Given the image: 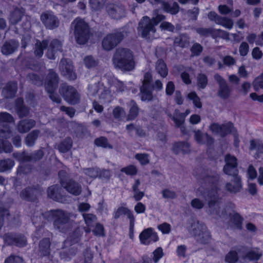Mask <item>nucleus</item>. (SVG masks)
Here are the masks:
<instances>
[{"mask_svg": "<svg viewBox=\"0 0 263 263\" xmlns=\"http://www.w3.org/2000/svg\"><path fill=\"white\" fill-rule=\"evenodd\" d=\"M162 196L166 199H174L177 197V194L175 191L169 189H164L162 191Z\"/></svg>", "mask_w": 263, "mask_h": 263, "instance_id": "nucleus-63", "label": "nucleus"}, {"mask_svg": "<svg viewBox=\"0 0 263 263\" xmlns=\"http://www.w3.org/2000/svg\"><path fill=\"white\" fill-rule=\"evenodd\" d=\"M14 122L13 117L6 112H0V137L8 139L11 136L10 124Z\"/></svg>", "mask_w": 263, "mask_h": 263, "instance_id": "nucleus-8", "label": "nucleus"}, {"mask_svg": "<svg viewBox=\"0 0 263 263\" xmlns=\"http://www.w3.org/2000/svg\"><path fill=\"white\" fill-rule=\"evenodd\" d=\"M112 62L114 67L122 71H130L135 67L133 52L127 48L119 47L116 49Z\"/></svg>", "mask_w": 263, "mask_h": 263, "instance_id": "nucleus-2", "label": "nucleus"}, {"mask_svg": "<svg viewBox=\"0 0 263 263\" xmlns=\"http://www.w3.org/2000/svg\"><path fill=\"white\" fill-rule=\"evenodd\" d=\"M190 38L186 33L180 34L174 40V46L186 48L189 46Z\"/></svg>", "mask_w": 263, "mask_h": 263, "instance_id": "nucleus-33", "label": "nucleus"}, {"mask_svg": "<svg viewBox=\"0 0 263 263\" xmlns=\"http://www.w3.org/2000/svg\"><path fill=\"white\" fill-rule=\"evenodd\" d=\"M261 256V253H259L258 252H256L254 251H251L248 252L244 256V259H248L249 260H258Z\"/></svg>", "mask_w": 263, "mask_h": 263, "instance_id": "nucleus-56", "label": "nucleus"}, {"mask_svg": "<svg viewBox=\"0 0 263 263\" xmlns=\"http://www.w3.org/2000/svg\"><path fill=\"white\" fill-rule=\"evenodd\" d=\"M163 256L162 249L161 247L157 248L153 252V260L155 263H157L160 258Z\"/></svg>", "mask_w": 263, "mask_h": 263, "instance_id": "nucleus-62", "label": "nucleus"}, {"mask_svg": "<svg viewBox=\"0 0 263 263\" xmlns=\"http://www.w3.org/2000/svg\"><path fill=\"white\" fill-rule=\"evenodd\" d=\"M199 12V8L198 7H194L192 9L188 10L186 12V14L190 20L196 21Z\"/></svg>", "mask_w": 263, "mask_h": 263, "instance_id": "nucleus-57", "label": "nucleus"}, {"mask_svg": "<svg viewBox=\"0 0 263 263\" xmlns=\"http://www.w3.org/2000/svg\"><path fill=\"white\" fill-rule=\"evenodd\" d=\"M95 143L98 146L103 148H112V146L108 142V140L104 137H101L95 140Z\"/></svg>", "mask_w": 263, "mask_h": 263, "instance_id": "nucleus-48", "label": "nucleus"}, {"mask_svg": "<svg viewBox=\"0 0 263 263\" xmlns=\"http://www.w3.org/2000/svg\"><path fill=\"white\" fill-rule=\"evenodd\" d=\"M114 117L118 120H121L126 116V112L124 109L120 106L116 107L112 111Z\"/></svg>", "mask_w": 263, "mask_h": 263, "instance_id": "nucleus-52", "label": "nucleus"}, {"mask_svg": "<svg viewBox=\"0 0 263 263\" xmlns=\"http://www.w3.org/2000/svg\"><path fill=\"white\" fill-rule=\"evenodd\" d=\"M197 86L199 89H204L208 84L207 76L204 73H199L196 78Z\"/></svg>", "mask_w": 263, "mask_h": 263, "instance_id": "nucleus-43", "label": "nucleus"}, {"mask_svg": "<svg viewBox=\"0 0 263 263\" xmlns=\"http://www.w3.org/2000/svg\"><path fill=\"white\" fill-rule=\"evenodd\" d=\"M214 79L218 85L217 96L222 100L229 98L233 89L229 85L226 80L218 73L214 74Z\"/></svg>", "mask_w": 263, "mask_h": 263, "instance_id": "nucleus-10", "label": "nucleus"}, {"mask_svg": "<svg viewBox=\"0 0 263 263\" xmlns=\"http://www.w3.org/2000/svg\"><path fill=\"white\" fill-rule=\"evenodd\" d=\"M23 259L18 256L11 255L8 256L5 260L4 263H22Z\"/></svg>", "mask_w": 263, "mask_h": 263, "instance_id": "nucleus-64", "label": "nucleus"}, {"mask_svg": "<svg viewBox=\"0 0 263 263\" xmlns=\"http://www.w3.org/2000/svg\"><path fill=\"white\" fill-rule=\"evenodd\" d=\"M49 45L48 40H43L41 42L37 40L34 45V53L36 57L41 58L44 53V50L46 49Z\"/></svg>", "mask_w": 263, "mask_h": 263, "instance_id": "nucleus-34", "label": "nucleus"}, {"mask_svg": "<svg viewBox=\"0 0 263 263\" xmlns=\"http://www.w3.org/2000/svg\"><path fill=\"white\" fill-rule=\"evenodd\" d=\"M51 216L53 220L54 228L62 233H66L72 227V221L67 212L61 210H51L45 213V216Z\"/></svg>", "mask_w": 263, "mask_h": 263, "instance_id": "nucleus-3", "label": "nucleus"}, {"mask_svg": "<svg viewBox=\"0 0 263 263\" xmlns=\"http://www.w3.org/2000/svg\"><path fill=\"white\" fill-rule=\"evenodd\" d=\"M26 162H36L42 160L45 155V152L43 148L35 151L31 153L24 154Z\"/></svg>", "mask_w": 263, "mask_h": 263, "instance_id": "nucleus-28", "label": "nucleus"}, {"mask_svg": "<svg viewBox=\"0 0 263 263\" xmlns=\"http://www.w3.org/2000/svg\"><path fill=\"white\" fill-rule=\"evenodd\" d=\"M162 7L164 11L172 15H175L177 14L180 10V6L176 2H174L171 4L164 1Z\"/></svg>", "mask_w": 263, "mask_h": 263, "instance_id": "nucleus-35", "label": "nucleus"}, {"mask_svg": "<svg viewBox=\"0 0 263 263\" xmlns=\"http://www.w3.org/2000/svg\"><path fill=\"white\" fill-rule=\"evenodd\" d=\"M27 78L31 83L35 85L41 86L43 85V79L34 73H29Z\"/></svg>", "mask_w": 263, "mask_h": 263, "instance_id": "nucleus-47", "label": "nucleus"}, {"mask_svg": "<svg viewBox=\"0 0 263 263\" xmlns=\"http://www.w3.org/2000/svg\"><path fill=\"white\" fill-rule=\"evenodd\" d=\"M235 204L232 202H229L226 204L224 210L221 212V215H222L223 216L227 215H229V212H231L232 213H234V212H236L235 211Z\"/></svg>", "mask_w": 263, "mask_h": 263, "instance_id": "nucleus-54", "label": "nucleus"}, {"mask_svg": "<svg viewBox=\"0 0 263 263\" xmlns=\"http://www.w3.org/2000/svg\"><path fill=\"white\" fill-rule=\"evenodd\" d=\"M59 92L69 104L74 105L80 102V95L77 90L73 86L68 85L66 83L60 85Z\"/></svg>", "mask_w": 263, "mask_h": 263, "instance_id": "nucleus-7", "label": "nucleus"}, {"mask_svg": "<svg viewBox=\"0 0 263 263\" xmlns=\"http://www.w3.org/2000/svg\"><path fill=\"white\" fill-rule=\"evenodd\" d=\"M121 172L125 173L127 175L133 176L137 174V170L135 166L130 165L121 168Z\"/></svg>", "mask_w": 263, "mask_h": 263, "instance_id": "nucleus-61", "label": "nucleus"}, {"mask_svg": "<svg viewBox=\"0 0 263 263\" xmlns=\"http://www.w3.org/2000/svg\"><path fill=\"white\" fill-rule=\"evenodd\" d=\"M84 62L88 68L94 67L97 65V62L91 55L86 57L84 59Z\"/></svg>", "mask_w": 263, "mask_h": 263, "instance_id": "nucleus-58", "label": "nucleus"}, {"mask_svg": "<svg viewBox=\"0 0 263 263\" xmlns=\"http://www.w3.org/2000/svg\"><path fill=\"white\" fill-rule=\"evenodd\" d=\"M14 165V162L11 159L0 160V172L11 170Z\"/></svg>", "mask_w": 263, "mask_h": 263, "instance_id": "nucleus-45", "label": "nucleus"}, {"mask_svg": "<svg viewBox=\"0 0 263 263\" xmlns=\"http://www.w3.org/2000/svg\"><path fill=\"white\" fill-rule=\"evenodd\" d=\"M106 0H89V3L92 9L98 10L102 8Z\"/></svg>", "mask_w": 263, "mask_h": 263, "instance_id": "nucleus-55", "label": "nucleus"}, {"mask_svg": "<svg viewBox=\"0 0 263 263\" xmlns=\"http://www.w3.org/2000/svg\"><path fill=\"white\" fill-rule=\"evenodd\" d=\"M198 179L213 185L211 190H206L202 194L203 197L208 203V212L215 219L223 216L220 209V201L217 192L219 175L216 171L203 169Z\"/></svg>", "mask_w": 263, "mask_h": 263, "instance_id": "nucleus-1", "label": "nucleus"}, {"mask_svg": "<svg viewBox=\"0 0 263 263\" xmlns=\"http://www.w3.org/2000/svg\"><path fill=\"white\" fill-rule=\"evenodd\" d=\"M59 69L61 74L69 80L77 79L72 61L68 59H62L59 63Z\"/></svg>", "mask_w": 263, "mask_h": 263, "instance_id": "nucleus-11", "label": "nucleus"}, {"mask_svg": "<svg viewBox=\"0 0 263 263\" xmlns=\"http://www.w3.org/2000/svg\"><path fill=\"white\" fill-rule=\"evenodd\" d=\"M82 233L83 232L80 228H77L65 241H68L70 243L74 244V245L80 247L81 246L79 244V242L80 241Z\"/></svg>", "mask_w": 263, "mask_h": 263, "instance_id": "nucleus-36", "label": "nucleus"}, {"mask_svg": "<svg viewBox=\"0 0 263 263\" xmlns=\"http://www.w3.org/2000/svg\"><path fill=\"white\" fill-rule=\"evenodd\" d=\"M108 15L114 19H120L124 14V9L121 6L108 4L106 7Z\"/></svg>", "mask_w": 263, "mask_h": 263, "instance_id": "nucleus-23", "label": "nucleus"}, {"mask_svg": "<svg viewBox=\"0 0 263 263\" xmlns=\"http://www.w3.org/2000/svg\"><path fill=\"white\" fill-rule=\"evenodd\" d=\"M135 158L142 165H145L149 162L148 155L146 154H137L135 155Z\"/></svg>", "mask_w": 263, "mask_h": 263, "instance_id": "nucleus-60", "label": "nucleus"}, {"mask_svg": "<svg viewBox=\"0 0 263 263\" xmlns=\"http://www.w3.org/2000/svg\"><path fill=\"white\" fill-rule=\"evenodd\" d=\"M128 36L126 28H121L114 30L107 34L102 41L103 49L106 51H110L117 47Z\"/></svg>", "mask_w": 263, "mask_h": 263, "instance_id": "nucleus-4", "label": "nucleus"}, {"mask_svg": "<svg viewBox=\"0 0 263 263\" xmlns=\"http://www.w3.org/2000/svg\"><path fill=\"white\" fill-rule=\"evenodd\" d=\"M71 27L74 29V34L77 42L85 44L90 36V28L83 20L77 18L71 23Z\"/></svg>", "mask_w": 263, "mask_h": 263, "instance_id": "nucleus-6", "label": "nucleus"}, {"mask_svg": "<svg viewBox=\"0 0 263 263\" xmlns=\"http://www.w3.org/2000/svg\"><path fill=\"white\" fill-rule=\"evenodd\" d=\"M62 189L58 185H53L47 190L48 196L55 201L62 202L63 197L61 194Z\"/></svg>", "mask_w": 263, "mask_h": 263, "instance_id": "nucleus-27", "label": "nucleus"}, {"mask_svg": "<svg viewBox=\"0 0 263 263\" xmlns=\"http://www.w3.org/2000/svg\"><path fill=\"white\" fill-rule=\"evenodd\" d=\"M175 124L176 127H179L181 125H183L185 122L184 116L182 114L178 109L174 110V116L172 120Z\"/></svg>", "mask_w": 263, "mask_h": 263, "instance_id": "nucleus-42", "label": "nucleus"}, {"mask_svg": "<svg viewBox=\"0 0 263 263\" xmlns=\"http://www.w3.org/2000/svg\"><path fill=\"white\" fill-rule=\"evenodd\" d=\"M226 164L223 168L224 173L227 175H238L237 159V158L229 154H227L224 157Z\"/></svg>", "mask_w": 263, "mask_h": 263, "instance_id": "nucleus-14", "label": "nucleus"}, {"mask_svg": "<svg viewBox=\"0 0 263 263\" xmlns=\"http://www.w3.org/2000/svg\"><path fill=\"white\" fill-rule=\"evenodd\" d=\"M69 242L68 241H64L62 250L60 252L61 258L65 260H70L79 251L80 247Z\"/></svg>", "mask_w": 263, "mask_h": 263, "instance_id": "nucleus-15", "label": "nucleus"}, {"mask_svg": "<svg viewBox=\"0 0 263 263\" xmlns=\"http://www.w3.org/2000/svg\"><path fill=\"white\" fill-rule=\"evenodd\" d=\"M38 193L39 191L36 189L28 187L22 191L20 196L25 200L33 201L36 199Z\"/></svg>", "mask_w": 263, "mask_h": 263, "instance_id": "nucleus-30", "label": "nucleus"}, {"mask_svg": "<svg viewBox=\"0 0 263 263\" xmlns=\"http://www.w3.org/2000/svg\"><path fill=\"white\" fill-rule=\"evenodd\" d=\"M208 16L211 21H214L216 24L222 25L227 28L231 29L233 26L234 23L232 19L222 17L214 11L210 12Z\"/></svg>", "mask_w": 263, "mask_h": 263, "instance_id": "nucleus-19", "label": "nucleus"}, {"mask_svg": "<svg viewBox=\"0 0 263 263\" xmlns=\"http://www.w3.org/2000/svg\"><path fill=\"white\" fill-rule=\"evenodd\" d=\"M203 48L199 43H195L191 48L192 55L193 56H198L202 52Z\"/></svg>", "mask_w": 263, "mask_h": 263, "instance_id": "nucleus-59", "label": "nucleus"}, {"mask_svg": "<svg viewBox=\"0 0 263 263\" xmlns=\"http://www.w3.org/2000/svg\"><path fill=\"white\" fill-rule=\"evenodd\" d=\"M40 134L39 129L33 130L28 134L25 139L26 144L29 147L33 146Z\"/></svg>", "mask_w": 263, "mask_h": 263, "instance_id": "nucleus-40", "label": "nucleus"}, {"mask_svg": "<svg viewBox=\"0 0 263 263\" xmlns=\"http://www.w3.org/2000/svg\"><path fill=\"white\" fill-rule=\"evenodd\" d=\"M197 241L201 243H207L210 239V232L205 229L203 230L200 234L195 238Z\"/></svg>", "mask_w": 263, "mask_h": 263, "instance_id": "nucleus-44", "label": "nucleus"}, {"mask_svg": "<svg viewBox=\"0 0 263 263\" xmlns=\"http://www.w3.org/2000/svg\"><path fill=\"white\" fill-rule=\"evenodd\" d=\"M4 239L8 245H15L19 247H25L27 243L26 237L22 234L8 233L4 236Z\"/></svg>", "mask_w": 263, "mask_h": 263, "instance_id": "nucleus-16", "label": "nucleus"}, {"mask_svg": "<svg viewBox=\"0 0 263 263\" xmlns=\"http://www.w3.org/2000/svg\"><path fill=\"white\" fill-rule=\"evenodd\" d=\"M19 45L18 42L14 40L6 41L2 46V53L6 55L12 54L17 49Z\"/></svg>", "mask_w": 263, "mask_h": 263, "instance_id": "nucleus-24", "label": "nucleus"}, {"mask_svg": "<svg viewBox=\"0 0 263 263\" xmlns=\"http://www.w3.org/2000/svg\"><path fill=\"white\" fill-rule=\"evenodd\" d=\"M130 109L127 115V120H132L135 119L139 114V107L134 100L129 102Z\"/></svg>", "mask_w": 263, "mask_h": 263, "instance_id": "nucleus-41", "label": "nucleus"}, {"mask_svg": "<svg viewBox=\"0 0 263 263\" xmlns=\"http://www.w3.org/2000/svg\"><path fill=\"white\" fill-rule=\"evenodd\" d=\"M205 226L200 223L197 220L194 219H190L188 220L187 229L189 232L195 238L204 229Z\"/></svg>", "mask_w": 263, "mask_h": 263, "instance_id": "nucleus-22", "label": "nucleus"}, {"mask_svg": "<svg viewBox=\"0 0 263 263\" xmlns=\"http://www.w3.org/2000/svg\"><path fill=\"white\" fill-rule=\"evenodd\" d=\"M187 98L193 101L194 105L198 108H201L202 106L200 98L195 92H191L187 95Z\"/></svg>", "mask_w": 263, "mask_h": 263, "instance_id": "nucleus-46", "label": "nucleus"}, {"mask_svg": "<svg viewBox=\"0 0 263 263\" xmlns=\"http://www.w3.org/2000/svg\"><path fill=\"white\" fill-rule=\"evenodd\" d=\"M139 238L141 242L145 245H148L152 242H156L158 240L157 234L153 232L151 228L144 230L140 234Z\"/></svg>", "mask_w": 263, "mask_h": 263, "instance_id": "nucleus-21", "label": "nucleus"}, {"mask_svg": "<svg viewBox=\"0 0 263 263\" xmlns=\"http://www.w3.org/2000/svg\"><path fill=\"white\" fill-rule=\"evenodd\" d=\"M36 125V121L31 119H26L21 120L17 124V130L21 133L29 132Z\"/></svg>", "mask_w": 263, "mask_h": 263, "instance_id": "nucleus-26", "label": "nucleus"}, {"mask_svg": "<svg viewBox=\"0 0 263 263\" xmlns=\"http://www.w3.org/2000/svg\"><path fill=\"white\" fill-rule=\"evenodd\" d=\"M152 75L149 72H146L143 77L142 85L140 88L141 100L143 101H151L153 99V95L151 93L152 88Z\"/></svg>", "mask_w": 263, "mask_h": 263, "instance_id": "nucleus-9", "label": "nucleus"}, {"mask_svg": "<svg viewBox=\"0 0 263 263\" xmlns=\"http://www.w3.org/2000/svg\"><path fill=\"white\" fill-rule=\"evenodd\" d=\"M155 26L151 18L145 16L143 17L139 22L138 30L141 33L142 37H146L152 33H155L156 29Z\"/></svg>", "mask_w": 263, "mask_h": 263, "instance_id": "nucleus-12", "label": "nucleus"}, {"mask_svg": "<svg viewBox=\"0 0 263 263\" xmlns=\"http://www.w3.org/2000/svg\"><path fill=\"white\" fill-rule=\"evenodd\" d=\"M172 150L176 154L180 153L182 154H187L190 152V145L187 142H177L174 143Z\"/></svg>", "mask_w": 263, "mask_h": 263, "instance_id": "nucleus-31", "label": "nucleus"}, {"mask_svg": "<svg viewBox=\"0 0 263 263\" xmlns=\"http://www.w3.org/2000/svg\"><path fill=\"white\" fill-rule=\"evenodd\" d=\"M83 173L91 178H96L99 175V168H85L82 170Z\"/></svg>", "mask_w": 263, "mask_h": 263, "instance_id": "nucleus-51", "label": "nucleus"}, {"mask_svg": "<svg viewBox=\"0 0 263 263\" xmlns=\"http://www.w3.org/2000/svg\"><path fill=\"white\" fill-rule=\"evenodd\" d=\"M122 215H126L129 219V231L130 233H133L135 223V217L133 212L127 208L120 206L114 212L113 217L114 219H117Z\"/></svg>", "mask_w": 263, "mask_h": 263, "instance_id": "nucleus-17", "label": "nucleus"}, {"mask_svg": "<svg viewBox=\"0 0 263 263\" xmlns=\"http://www.w3.org/2000/svg\"><path fill=\"white\" fill-rule=\"evenodd\" d=\"M41 20L46 29L53 30L60 25V20L51 11H46L41 15Z\"/></svg>", "mask_w": 263, "mask_h": 263, "instance_id": "nucleus-13", "label": "nucleus"}, {"mask_svg": "<svg viewBox=\"0 0 263 263\" xmlns=\"http://www.w3.org/2000/svg\"><path fill=\"white\" fill-rule=\"evenodd\" d=\"M155 70L162 78L166 77L168 74L166 65L162 59H159L156 63Z\"/></svg>", "mask_w": 263, "mask_h": 263, "instance_id": "nucleus-39", "label": "nucleus"}, {"mask_svg": "<svg viewBox=\"0 0 263 263\" xmlns=\"http://www.w3.org/2000/svg\"><path fill=\"white\" fill-rule=\"evenodd\" d=\"M59 82V77L58 74L53 69H49L45 79V89L47 91L50 99L53 102L57 103H60L61 102V99L55 93Z\"/></svg>", "mask_w": 263, "mask_h": 263, "instance_id": "nucleus-5", "label": "nucleus"}, {"mask_svg": "<svg viewBox=\"0 0 263 263\" xmlns=\"http://www.w3.org/2000/svg\"><path fill=\"white\" fill-rule=\"evenodd\" d=\"M231 176L233 179L230 182L226 183L224 189L229 193L236 194L242 189L241 179L238 175Z\"/></svg>", "mask_w": 263, "mask_h": 263, "instance_id": "nucleus-18", "label": "nucleus"}, {"mask_svg": "<svg viewBox=\"0 0 263 263\" xmlns=\"http://www.w3.org/2000/svg\"><path fill=\"white\" fill-rule=\"evenodd\" d=\"M233 127V124L231 122H228L221 125L220 136L221 137H224L228 134L231 133Z\"/></svg>", "mask_w": 263, "mask_h": 263, "instance_id": "nucleus-49", "label": "nucleus"}, {"mask_svg": "<svg viewBox=\"0 0 263 263\" xmlns=\"http://www.w3.org/2000/svg\"><path fill=\"white\" fill-rule=\"evenodd\" d=\"M72 145V141L71 138L66 137L57 145V148L60 153H65L70 149Z\"/></svg>", "mask_w": 263, "mask_h": 263, "instance_id": "nucleus-38", "label": "nucleus"}, {"mask_svg": "<svg viewBox=\"0 0 263 263\" xmlns=\"http://www.w3.org/2000/svg\"><path fill=\"white\" fill-rule=\"evenodd\" d=\"M17 90V83L11 81L8 82L3 90V93L5 98H11L14 97Z\"/></svg>", "mask_w": 263, "mask_h": 263, "instance_id": "nucleus-32", "label": "nucleus"}, {"mask_svg": "<svg viewBox=\"0 0 263 263\" xmlns=\"http://www.w3.org/2000/svg\"><path fill=\"white\" fill-rule=\"evenodd\" d=\"M238 260V254L235 251H230L225 257V261L227 263H236Z\"/></svg>", "mask_w": 263, "mask_h": 263, "instance_id": "nucleus-50", "label": "nucleus"}, {"mask_svg": "<svg viewBox=\"0 0 263 263\" xmlns=\"http://www.w3.org/2000/svg\"><path fill=\"white\" fill-rule=\"evenodd\" d=\"M61 186L76 196L80 195L82 191L81 185L72 179L61 180Z\"/></svg>", "mask_w": 263, "mask_h": 263, "instance_id": "nucleus-20", "label": "nucleus"}, {"mask_svg": "<svg viewBox=\"0 0 263 263\" xmlns=\"http://www.w3.org/2000/svg\"><path fill=\"white\" fill-rule=\"evenodd\" d=\"M24 14V10L21 9H15L11 12L9 16V22L11 24L15 25L22 20Z\"/></svg>", "mask_w": 263, "mask_h": 263, "instance_id": "nucleus-37", "label": "nucleus"}, {"mask_svg": "<svg viewBox=\"0 0 263 263\" xmlns=\"http://www.w3.org/2000/svg\"><path fill=\"white\" fill-rule=\"evenodd\" d=\"M229 216L230 217L229 224L232 228L241 230L242 229L243 218L237 212L232 213L229 212Z\"/></svg>", "mask_w": 263, "mask_h": 263, "instance_id": "nucleus-25", "label": "nucleus"}, {"mask_svg": "<svg viewBox=\"0 0 263 263\" xmlns=\"http://www.w3.org/2000/svg\"><path fill=\"white\" fill-rule=\"evenodd\" d=\"M50 242L49 238H43L39 242L38 255L42 257L48 256L50 251Z\"/></svg>", "mask_w": 263, "mask_h": 263, "instance_id": "nucleus-29", "label": "nucleus"}, {"mask_svg": "<svg viewBox=\"0 0 263 263\" xmlns=\"http://www.w3.org/2000/svg\"><path fill=\"white\" fill-rule=\"evenodd\" d=\"M83 217L88 227H92L97 220L96 216L92 214H83Z\"/></svg>", "mask_w": 263, "mask_h": 263, "instance_id": "nucleus-53", "label": "nucleus"}]
</instances>
